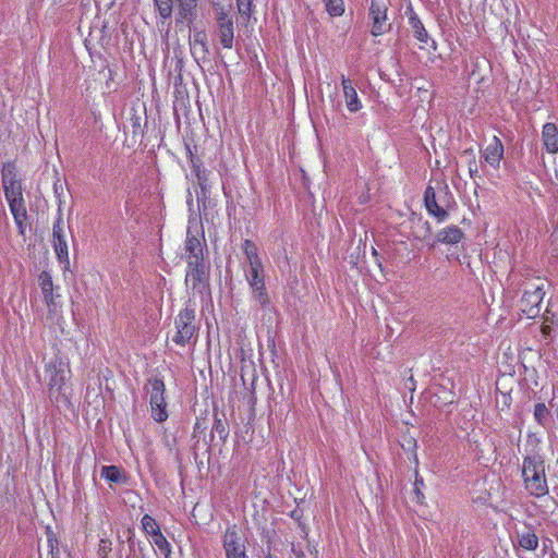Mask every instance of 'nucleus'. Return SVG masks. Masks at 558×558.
<instances>
[{"label":"nucleus","mask_w":558,"mask_h":558,"mask_svg":"<svg viewBox=\"0 0 558 558\" xmlns=\"http://www.w3.org/2000/svg\"><path fill=\"white\" fill-rule=\"evenodd\" d=\"M463 154L470 155V157H471V159L469 160V172H470V175L472 178H474V175L477 173V163L475 160V156L473 154V149L472 148L465 149Z\"/></svg>","instance_id":"nucleus-39"},{"label":"nucleus","mask_w":558,"mask_h":558,"mask_svg":"<svg viewBox=\"0 0 558 558\" xmlns=\"http://www.w3.org/2000/svg\"><path fill=\"white\" fill-rule=\"evenodd\" d=\"M324 3L330 16H341L344 13L343 0H324Z\"/></svg>","instance_id":"nucleus-30"},{"label":"nucleus","mask_w":558,"mask_h":558,"mask_svg":"<svg viewBox=\"0 0 558 558\" xmlns=\"http://www.w3.org/2000/svg\"><path fill=\"white\" fill-rule=\"evenodd\" d=\"M112 551V543L109 538H100L98 544L97 557L98 558H109L110 553Z\"/></svg>","instance_id":"nucleus-35"},{"label":"nucleus","mask_w":558,"mask_h":558,"mask_svg":"<svg viewBox=\"0 0 558 558\" xmlns=\"http://www.w3.org/2000/svg\"><path fill=\"white\" fill-rule=\"evenodd\" d=\"M484 160L493 168H499L500 160L504 157V145L501 141L494 136L483 153Z\"/></svg>","instance_id":"nucleus-16"},{"label":"nucleus","mask_w":558,"mask_h":558,"mask_svg":"<svg viewBox=\"0 0 558 558\" xmlns=\"http://www.w3.org/2000/svg\"><path fill=\"white\" fill-rule=\"evenodd\" d=\"M197 182L201 189V192L197 193V204L205 205L206 199L208 198L210 192V183H209V172L207 170L203 171L197 178Z\"/></svg>","instance_id":"nucleus-26"},{"label":"nucleus","mask_w":558,"mask_h":558,"mask_svg":"<svg viewBox=\"0 0 558 558\" xmlns=\"http://www.w3.org/2000/svg\"><path fill=\"white\" fill-rule=\"evenodd\" d=\"M267 558H272L271 556H268Z\"/></svg>","instance_id":"nucleus-49"},{"label":"nucleus","mask_w":558,"mask_h":558,"mask_svg":"<svg viewBox=\"0 0 558 558\" xmlns=\"http://www.w3.org/2000/svg\"><path fill=\"white\" fill-rule=\"evenodd\" d=\"M190 45H207V35L205 32H195L190 40Z\"/></svg>","instance_id":"nucleus-41"},{"label":"nucleus","mask_w":558,"mask_h":558,"mask_svg":"<svg viewBox=\"0 0 558 558\" xmlns=\"http://www.w3.org/2000/svg\"><path fill=\"white\" fill-rule=\"evenodd\" d=\"M52 245L61 264H69V248L64 230L63 213L58 210L52 228Z\"/></svg>","instance_id":"nucleus-11"},{"label":"nucleus","mask_w":558,"mask_h":558,"mask_svg":"<svg viewBox=\"0 0 558 558\" xmlns=\"http://www.w3.org/2000/svg\"><path fill=\"white\" fill-rule=\"evenodd\" d=\"M186 150H187L191 168H195V165L202 163V160L198 157L193 155V153L189 146H186Z\"/></svg>","instance_id":"nucleus-42"},{"label":"nucleus","mask_w":558,"mask_h":558,"mask_svg":"<svg viewBox=\"0 0 558 558\" xmlns=\"http://www.w3.org/2000/svg\"><path fill=\"white\" fill-rule=\"evenodd\" d=\"M48 377V397L53 404L69 407L71 404L72 386L71 371L61 360L51 361L46 365Z\"/></svg>","instance_id":"nucleus-1"},{"label":"nucleus","mask_w":558,"mask_h":558,"mask_svg":"<svg viewBox=\"0 0 558 558\" xmlns=\"http://www.w3.org/2000/svg\"><path fill=\"white\" fill-rule=\"evenodd\" d=\"M407 13L409 14V24L413 31L414 37L418 41L427 44L429 40V36H428V33L425 29L423 23L421 22L420 17L417 16V14L414 12V10L411 7L408 8Z\"/></svg>","instance_id":"nucleus-20"},{"label":"nucleus","mask_w":558,"mask_h":558,"mask_svg":"<svg viewBox=\"0 0 558 558\" xmlns=\"http://www.w3.org/2000/svg\"><path fill=\"white\" fill-rule=\"evenodd\" d=\"M206 245L204 232L192 234L191 228L187 229L184 243L183 258L187 266H197V264H206L204 258V246Z\"/></svg>","instance_id":"nucleus-9"},{"label":"nucleus","mask_w":558,"mask_h":558,"mask_svg":"<svg viewBox=\"0 0 558 558\" xmlns=\"http://www.w3.org/2000/svg\"><path fill=\"white\" fill-rule=\"evenodd\" d=\"M174 327L175 333L172 337L174 343L185 347L191 342H196L198 327L195 324V308L191 306V301L174 318Z\"/></svg>","instance_id":"nucleus-3"},{"label":"nucleus","mask_w":558,"mask_h":558,"mask_svg":"<svg viewBox=\"0 0 558 558\" xmlns=\"http://www.w3.org/2000/svg\"><path fill=\"white\" fill-rule=\"evenodd\" d=\"M245 278L252 290L253 300L263 308L270 307V298L265 286V269L263 267L245 268Z\"/></svg>","instance_id":"nucleus-7"},{"label":"nucleus","mask_w":558,"mask_h":558,"mask_svg":"<svg viewBox=\"0 0 558 558\" xmlns=\"http://www.w3.org/2000/svg\"><path fill=\"white\" fill-rule=\"evenodd\" d=\"M522 477L532 496L542 497L548 493L545 463L541 456L533 454L523 459Z\"/></svg>","instance_id":"nucleus-2"},{"label":"nucleus","mask_w":558,"mask_h":558,"mask_svg":"<svg viewBox=\"0 0 558 558\" xmlns=\"http://www.w3.org/2000/svg\"><path fill=\"white\" fill-rule=\"evenodd\" d=\"M215 434L218 435V437H219V439L221 441H225L227 439L228 435H229V425H228V423L226 421H223L222 418L218 417L217 414L215 415V421H214V425H213V429H211L209 441L205 440V445H207L208 448L214 442Z\"/></svg>","instance_id":"nucleus-23"},{"label":"nucleus","mask_w":558,"mask_h":558,"mask_svg":"<svg viewBox=\"0 0 558 558\" xmlns=\"http://www.w3.org/2000/svg\"><path fill=\"white\" fill-rule=\"evenodd\" d=\"M129 533L131 534L128 538V542L130 544V546H133L134 545V539H133V532L131 529H129Z\"/></svg>","instance_id":"nucleus-45"},{"label":"nucleus","mask_w":558,"mask_h":558,"mask_svg":"<svg viewBox=\"0 0 558 558\" xmlns=\"http://www.w3.org/2000/svg\"><path fill=\"white\" fill-rule=\"evenodd\" d=\"M2 187L5 199L23 196L22 183L19 179L16 167L13 162H5L2 166Z\"/></svg>","instance_id":"nucleus-12"},{"label":"nucleus","mask_w":558,"mask_h":558,"mask_svg":"<svg viewBox=\"0 0 558 558\" xmlns=\"http://www.w3.org/2000/svg\"><path fill=\"white\" fill-rule=\"evenodd\" d=\"M545 282L539 279L525 283L523 294L520 300V310L527 318H535L541 314L542 302L545 295Z\"/></svg>","instance_id":"nucleus-5"},{"label":"nucleus","mask_w":558,"mask_h":558,"mask_svg":"<svg viewBox=\"0 0 558 558\" xmlns=\"http://www.w3.org/2000/svg\"><path fill=\"white\" fill-rule=\"evenodd\" d=\"M209 267L207 264H197V266H187L185 284L193 291L203 294L208 290Z\"/></svg>","instance_id":"nucleus-13"},{"label":"nucleus","mask_w":558,"mask_h":558,"mask_svg":"<svg viewBox=\"0 0 558 558\" xmlns=\"http://www.w3.org/2000/svg\"><path fill=\"white\" fill-rule=\"evenodd\" d=\"M518 545L529 551H533L538 547V536L534 527L530 524H524L522 531L517 532Z\"/></svg>","instance_id":"nucleus-18"},{"label":"nucleus","mask_w":558,"mask_h":558,"mask_svg":"<svg viewBox=\"0 0 558 558\" xmlns=\"http://www.w3.org/2000/svg\"><path fill=\"white\" fill-rule=\"evenodd\" d=\"M101 477L110 483H125L126 476L121 472L120 468L116 465H105L101 468Z\"/></svg>","instance_id":"nucleus-27"},{"label":"nucleus","mask_w":558,"mask_h":558,"mask_svg":"<svg viewBox=\"0 0 558 558\" xmlns=\"http://www.w3.org/2000/svg\"><path fill=\"white\" fill-rule=\"evenodd\" d=\"M53 192H54L56 198L58 201V210L62 211V205L64 203V199H63V185L60 183V180H57L54 182Z\"/></svg>","instance_id":"nucleus-38"},{"label":"nucleus","mask_w":558,"mask_h":558,"mask_svg":"<svg viewBox=\"0 0 558 558\" xmlns=\"http://www.w3.org/2000/svg\"><path fill=\"white\" fill-rule=\"evenodd\" d=\"M207 422L206 420H199L197 418L195 424H194V430H193V439H196L195 444H194V456H195V459H197V453H196V449H197V445L199 442V439L203 435V437L205 438V432L207 429Z\"/></svg>","instance_id":"nucleus-32"},{"label":"nucleus","mask_w":558,"mask_h":558,"mask_svg":"<svg viewBox=\"0 0 558 558\" xmlns=\"http://www.w3.org/2000/svg\"><path fill=\"white\" fill-rule=\"evenodd\" d=\"M133 126L135 129L134 133H136L137 130H141V124L138 122H135Z\"/></svg>","instance_id":"nucleus-47"},{"label":"nucleus","mask_w":558,"mask_h":558,"mask_svg":"<svg viewBox=\"0 0 558 558\" xmlns=\"http://www.w3.org/2000/svg\"><path fill=\"white\" fill-rule=\"evenodd\" d=\"M254 0H236L238 12L242 17L250 19L253 13Z\"/></svg>","instance_id":"nucleus-34"},{"label":"nucleus","mask_w":558,"mask_h":558,"mask_svg":"<svg viewBox=\"0 0 558 558\" xmlns=\"http://www.w3.org/2000/svg\"><path fill=\"white\" fill-rule=\"evenodd\" d=\"M150 543L154 544L159 549V551L165 556V558L170 557L171 545L162 533L158 534V536L153 537L150 539Z\"/></svg>","instance_id":"nucleus-31"},{"label":"nucleus","mask_w":558,"mask_h":558,"mask_svg":"<svg viewBox=\"0 0 558 558\" xmlns=\"http://www.w3.org/2000/svg\"><path fill=\"white\" fill-rule=\"evenodd\" d=\"M341 85L348 110L350 112H357L362 108V104L361 100L359 99L355 87L352 85L351 80L342 75Z\"/></svg>","instance_id":"nucleus-17"},{"label":"nucleus","mask_w":558,"mask_h":558,"mask_svg":"<svg viewBox=\"0 0 558 558\" xmlns=\"http://www.w3.org/2000/svg\"><path fill=\"white\" fill-rule=\"evenodd\" d=\"M542 137L548 153H558V128L555 123H546L543 126Z\"/></svg>","instance_id":"nucleus-19"},{"label":"nucleus","mask_w":558,"mask_h":558,"mask_svg":"<svg viewBox=\"0 0 558 558\" xmlns=\"http://www.w3.org/2000/svg\"><path fill=\"white\" fill-rule=\"evenodd\" d=\"M222 546L226 558H246L245 542L235 524L227 527L222 536Z\"/></svg>","instance_id":"nucleus-10"},{"label":"nucleus","mask_w":558,"mask_h":558,"mask_svg":"<svg viewBox=\"0 0 558 558\" xmlns=\"http://www.w3.org/2000/svg\"><path fill=\"white\" fill-rule=\"evenodd\" d=\"M216 35L225 49H232L234 43V22L230 10L220 3L214 5Z\"/></svg>","instance_id":"nucleus-6"},{"label":"nucleus","mask_w":558,"mask_h":558,"mask_svg":"<svg viewBox=\"0 0 558 558\" xmlns=\"http://www.w3.org/2000/svg\"><path fill=\"white\" fill-rule=\"evenodd\" d=\"M44 299L48 305L53 304V283L49 272L43 271L38 277Z\"/></svg>","instance_id":"nucleus-24"},{"label":"nucleus","mask_w":558,"mask_h":558,"mask_svg":"<svg viewBox=\"0 0 558 558\" xmlns=\"http://www.w3.org/2000/svg\"><path fill=\"white\" fill-rule=\"evenodd\" d=\"M47 542L50 558H60L59 542L54 538L52 533H48Z\"/></svg>","instance_id":"nucleus-37"},{"label":"nucleus","mask_w":558,"mask_h":558,"mask_svg":"<svg viewBox=\"0 0 558 558\" xmlns=\"http://www.w3.org/2000/svg\"><path fill=\"white\" fill-rule=\"evenodd\" d=\"M373 254L377 255V251L375 248H373Z\"/></svg>","instance_id":"nucleus-48"},{"label":"nucleus","mask_w":558,"mask_h":558,"mask_svg":"<svg viewBox=\"0 0 558 558\" xmlns=\"http://www.w3.org/2000/svg\"><path fill=\"white\" fill-rule=\"evenodd\" d=\"M158 11L162 17H169L172 12L173 0H155Z\"/></svg>","instance_id":"nucleus-36"},{"label":"nucleus","mask_w":558,"mask_h":558,"mask_svg":"<svg viewBox=\"0 0 558 558\" xmlns=\"http://www.w3.org/2000/svg\"><path fill=\"white\" fill-rule=\"evenodd\" d=\"M190 47L191 53L197 64L207 60V54L209 52L208 45H190Z\"/></svg>","instance_id":"nucleus-33"},{"label":"nucleus","mask_w":558,"mask_h":558,"mask_svg":"<svg viewBox=\"0 0 558 558\" xmlns=\"http://www.w3.org/2000/svg\"><path fill=\"white\" fill-rule=\"evenodd\" d=\"M138 550L141 551L142 557L144 558V553H143L144 551V546H143V544L141 542L138 543Z\"/></svg>","instance_id":"nucleus-46"},{"label":"nucleus","mask_w":558,"mask_h":558,"mask_svg":"<svg viewBox=\"0 0 558 558\" xmlns=\"http://www.w3.org/2000/svg\"><path fill=\"white\" fill-rule=\"evenodd\" d=\"M424 204L427 213L435 217L438 222L447 220L448 211L437 203L436 192L433 186H427L424 193Z\"/></svg>","instance_id":"nucleus-15"},{"label":"nucleus","mask_w":558,"mask_h":558,"mask_svg":"<svg viewBox=\"0 0 558 558\" xmlns=\"http://www.w3.org/2000/svg\"><path fill=\"white\" fill-rule=\"evenodd\" d=\"M242 247H243V252L245 254L246 262H247L246 268H255V267L264 266L262 258L258 255V248L253 241H251L248 239L244 240Z\"/></svg>","instance_id":"nucleus-22"},{"label":"nucleus","mask_w":558,"mask_h":558,"mask_svg":"<svg viewBox=\"0 0 558 558\" xmlns=\"http://www.w3.org/2000/svg\"><path fill=\"white\" fill-rule=\"evenodd\" d=\"M7 202L9 204L10 211L14 218V222L19 229L20 234H24L28 217L24 197H12L10 199H7Z\"/></svg>","instance_id":"nucleus-14"},{"label":"nucleus","mask_w":558,"mask_h":558,"mask_svg":"<svg viewBox=\"0 0 558 558\" xmlns=\"http://www.w3.org/2000/svg\"><path fill=\"white\" fill-rule=\"evenodd\" d=\"M143 532L150 537V539L161 533L160 526L157 521L149 514H144L141 520Z\"/></svg>","instance_id":"nucleus-28"},{"label":"nucleus","mask_w":558,"mask_h":558,"mask_svg":"<svg viewBox=\"0 0 558 558\" xmlns=\"http://www.w3.org/2000/svg\"><path fill=\"white\" fill-rule=\"evenodd\" d=\"M197 0H179V20L181 22H192Z\"/></svg>","instance_id":"nucleus-25"},{"label":"nucleus","mask_w":558,"mask_h":558,"mask_svg":"<svg viewBox=\"0 0 558 558\" xmlns=\"http://www.w3.org/2000/svg\"><path fill=\"white\" fill-rule=\"evenodd\" d=\"M424 487V481L422 477H418L416 475L415 482H414V493L416 496V501L422 504L424 499V495L422 493V488Z\"/></svg>","instance_id":"nucleus-40"},{"label":"nucleus","mask_w":558,"mask_h":558,"mask_svg":"<svg viewBox=\"0 0 558 558\" xmlns=\"http://www.w3.org/2000/svg\"><path fill=\"white\" fill-rule=\"evenodd\" d=\"M463 238V232L458 226H449L441 229L437 235L436 241L444 244H457Z\"/></svg>","instance_id":"nucleus-21"},{"label":"nucleus","mask_w":558,"mask_h":558,"mask_svg":"<svg viewBox=\"0 0 558 558\" xmlns=\"http://www.w3.org/2000/svg\"><path fill=\"white\" fill-rule=\"evenodd\" d=\"M144 389L149 396V405L153 418L158 423L167 421L169 414L167 411V402L165 398L166 385L162 378H149Z\"/></svg>","instance_id":"nucleus-4"},{"label":"nucleus","mask_w":558,"mask_h":558,"mask_svg":"<svg viewBox=\"0 0 558 558\" xmlns=\"http://www.w3.org/2000/svg\"><path fill=\"white\" fill-rule=\"evenodd\" d=\"M387 13L388 4L385 0H371L368 17L372 22L371 34L374 37L381 36L391 29Z\"/></svg>","instance_id":"nucleus-8"},{"label":"nucleus","mask_w":558,"mask_h":558,"mask_svg":"<svg viewBox=\"0 0 558 558\" xmlns=\"http://www.w3.org/2000/svg\"><path fill=\"white\" fill-rule=\"evenodd\" d=\"M534 418L542 426H546L549 423L550 411L545 405V403L539 402V403L535 404V407H534Z\"/></svg>","instance_id":"nucleus-29"},{"label":"nucleus","mask_w":558,"mask_h":558,"mask_svg":"<svg viewBox=\"0 0 558 558\" xmlns=\"http://www.w3.org/2000/svg\"><path fill=\"white\" fill-rule=\"evenodd\" d=\"M206 169L203 168V163L201 165H195V168H192V171L193 173L195 174V177L197 178L203 171H205Z\"/></svg>","instance_id":"nucleus-43"},{"label":"nucleus","mask_w":558,"mask_h":558,"mask_svg":"<svg viewBox=\"0 0 558 558\" xmlns=\"http://www.w3.org/2000/svg\"><path fill=\"white\" fill-rule=\"evenodd\" d=\"M423 227H424V229H425V233H426V234H430V233H432V227H430V223H429L428 221H425V222L423 223Z\"/></svg>","instance_id":"nucleus-44"}]
</instances>
